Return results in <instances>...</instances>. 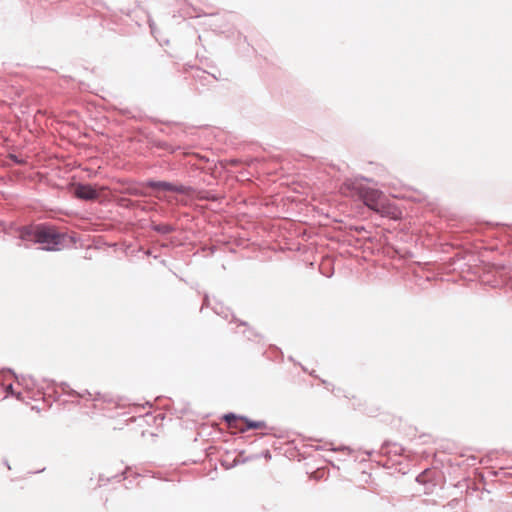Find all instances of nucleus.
Returning a JSON list of instances; mask_svg holds the SVG:
<instances>
[{
	"instance_id": "nucleus-5",
	"label": "nucleus",
	"mask_w": 512,
	"mask_h": 512,
	"mask_svg": "<svg viewBox=\"0 0 512 512\" xmlns=\"http://www.w3.org/2000/svg\"><path fill=\"white\" fill-rule=\"evenodd\" d=\"M241 420H244V418H241ZM246 422V429H259L265 427V423L262 421H249L245 419Z\"/></svg>"
},
{
	"instance_id": "nucleus-8",
	"label": "nucleus",
	"mask_w": 512,
	"mask_h": 512,
	"mask_svg": "<svg viewBox=\"0 0 512 512\" xmlns=\"http://www.w3.org/2000/svg\"><path fill=\"white\" fill-rule=\"evenodd\" d=\"M10 375H11L10 371H7V372H6V371H2V372L0 373V384H1L2 386H4L3 381H4L8 376H10Z\"/></svg>"
},
{
	"instance_id": "nucleus-7",
	"label": "nucleus",
	"mask_w": 512,
	"mask_h": 512,
	"mask_svg": "<svg viewBox=\"0 0 512 512\" xmlns=\"http://www.w3.org/2000/svg\"><path fill=\"white\" fill-rule=\"evenodd\" d=\"M193 157H194V170L195 169H199L201 168L198 164V162L202 161L204 158L199 156L198 154L194 153L193 154Z\"/></svg>"
},
{
	"instance_id": "nucleus-2",
	"label": "nucleus",
	"mask_w": 512,
	"mask_h": 512,
	"mask_svg": "<svg viewBox=\"0 0 512 512\" xmlns=\"http://www.w3.org/2000/svg\"><path fill=\"white\" fill-rule=\"evenodd\" d=\"M351 186L357 191L358 196L367 207L382 216L389 215L390 207L387 205V198L383 192L366 187L358 181L352 182Z\"/></svg>"
},
{
	"instance_id": "nucleus-11",
	"label": "nucleus",
	"mask_w": 512,
	"mask_h": 512,
	"mask_svg": "<svg viewBox=\"0 0 512 512\" xmlns=\"http://www.w3.org/2000/svg\"><path fill=\"white\" fill-rule=\"evenodd\" d=\"M157 229L163 233L168 232V227H166V226H163L162 228H157Z\"/></svg>"
},
{
	"instance_id": "nucleus-9",
	"label": "nucleus",
	"mask_w": 512,
	"mask_h": 512,
	"mask_svg": "<svg viewBox=\"0 0 512 512\" xmlns=\"http://www.w3.org/2000/svg\"><path fill=\"white\" fill-rule=\"evenodd\" d=\"M200 72H202L200 69H195V68H194V74H193L194 79H195L196 77H200V75H199V73H200Z\"/></svg>"
},
{
	"instance_id": "nucleus-4",
	"label": "nucleus",
	"mask_w": 512,
	"mask_h": 512,
	"mask_svg": "<svg viewBox=\"0 0 512 512\" xmlns=\"http://www.w3.org/2000/svg\"><path fill=\"white\" fill-rule=\"evenodd\" d=\"M150 186L156 190H172V185L167 182H151Z\"/></svg>"
},
{
	"instance_id": "nucleus-3",
	"label": "nucleus",
	"mask_w": 512,
	"mask_h": 512,
	"mask_svg": "<svg viewBox=\"0 0 512 512\" xmlns=\"http://www.w3.org/2000/svg\"><path fill=\"white\" fill-rule=\"evenodd\" d=\"M76 197L85 200H92L97 197L96 190L90 185H78L74 189Z\"/></svg>"
},
{
	"instance_id": "nucleus-6",
	"label": "nucleus",
	"mask_w": 512,
	"mask_h": 512,
	"mask_svg": "<svg viewBox=\"0 0 512 512\" xmlns=\"http://www.w3.org/2000/svg\"><path fill=\"white\" fill-rule=\"evenodd\" d=\"M224 419L225 421L229 424V425H233V422H235L237 420V417L236 415L234 414H227L224 416Z\"/></svg>"
},
{
	"instance_id": "nucleus-1",
	"label": "nucleus",
	"mask_w": 512,
	"mask_h": 512,
	"mask_svg": "<svg viewBox=\"0 0 512 512\" xmlns=\"http://www.w3.org/2000/svg\"><path fill=\"white\" fill-rule=\"evenodd\" d=\"M20 238L23 241L39 243L45 250H59L64 236L53 227L37 225L23 228L20 231Z\"/></svg>"
},
{
	"instance_id": "nucleus-10",
	"label": "nucleus",
	"mask_w": 512,
	"mask_h": 512,
	"mask_svg": "<svg viewBox=\"0 0 512 512\" xmlns=\"http://www.w3.org/2000/svg\"><path fill=\"white\" fill-rule=\"evenodd\" d=\"M6 391L9 392V393H13V389H12V384H8L6 387H5Z\"/></svg>"
}]
</instances>
